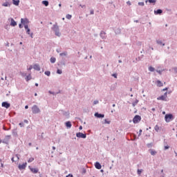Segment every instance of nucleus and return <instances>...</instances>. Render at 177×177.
I'll use <instances>...</instances> for the list:
<instances>
[{"label":"nucleus","mask_w":177,"mask_h":177,"mask_svg":"<svg viewBox=\"0 0 177 177\" xmlns=\"http://www.w3.org/2000/svg\"><path fill=\"white\" fill-rule=\"evenodd\" d=\"M52 30L55 32V34L57 37H60V35H62L59 30V26L57 24L53 25Z\"/></svg>","instance_id":"1"},{"label":"nucleus","mask_w":177,"mask_h":177,"mask_svg":"<svg viewBox=\"0 0 177 177\" xmlns=\"http://www.w3.org/2000/svg\"><path fill=\"white\" fill-rule=\"evenodd\" d=\"M79 129H82V126H80V127H79Z\"/></svg>","instance_id":"61"},{"label":"nucleus","mask_w":177,"mask_h":177,"mask_svg":"<svg viewBox=\"0 0 177 177\" xmlns=\"http://www.w3.org/2000/svg\"><path fill=\"white\" fill-rule=\"evenodd\" d=\"M76 136H77V138H82V139L86 138V134H84L81 132L77 133Z\"/></svg>","instance_id":"8"},{"label":"nucleus","mask_w":177,"mask_h":177,"mask_svg":"<svg viewBox=\"0 0 177 177\" xmlns=\"http://www.w3.org/2000/svg\"><path fill=\"white\" fill-rule=\"evenodd\" d=\"M167 92L165 93V94L160 97H158V100H167Z\"/></svg>","instance_id":"10"},{"label":"nucleus","mask_w":177,"mask_h":177,"mask_svg":"<svg viewBox=\"0 0 177 177\" xmlns=\"http://www.w3.org/2000/svg\"><path fill=\"white\" fill-rule=\"evenodd\" d=\"M90 14L91 15H95V11L93 10H91Z\"/></svg>","instance_id":"41"},{"label":"nucleus","mask_w":177,"mask_h":177,"mask_svg":"<svg viewBox=\"0 0 177 177\" xmlns=\"http://www.w3.org/2000/svg\"><path fill=\"white\" fill-rule=\"evenodd\" d=\"M111 122V121H110V120H109L107 119H105L104 124H110Z\"/></svg>","instance_id":"34"},{"label":"nucleus","mask_w":177,"mask_h":177,"mask_svg":"<svg viewBox=\"0 0 177 177\" xmlns=\"http://www.w3.org/2000/svg\"><path fill=\"white\" fill-rule=\"evenodd\" d=\"M160 177H165L164 175L160 176Z\"/></svg>","instance_id":"64"},{"label":"nucleus","mask_w":177,"mask_h":177,"mask_svg":"<svg viewBox=\"0 0 177 177\" xmlns=\"http://www.w3.org/2000/svg\"><path fill=\"white\" fill-rule=\"evenodd\" d=\"M67 55H68V53L67 51H64V53H61L59 56H67Z\"/></svg>","instance_id":"22"},{"label":"nucleus","mask_w":177,"mask_h":177,"mask_svg":"<svg viewBox=\"0 0 177 177\" xmlns=\"http://www.w3.org/2000/svg\"><path fill=\"white\" fill-rule=\"evenodd\" d=\"M34 70H36L37 71H41V67L38 64L33 65Z\"/></svg>","instance_id":"14"},{"label":"nucleus","mask_w":177,"mask_h":177,"mask_svg":"<svg viewBox=\"0 0 177 177\" xmlns=\"http://www.w3.org/2000/svg\"><path fill=\"white\" fill-rule=\"evenodd\" d=\"M25 30H26V34H28V35H30L31 38H33L32 36L34 35V34L33 33H30V30L28 28V25L25 26Z\"/></svg>","instance_id":"7"},{"label":"nucleus","mask_w":177,"mask_h":177,"mask_svg":"<svg viewBox=\"0 0 177 177\" xmlns=\"http://www.w3.org/2000/svg\"><path fill=\"white\" fill-rule=\"evenodd\" d=\"M62 70L57 69V74H62Z\"/></svg>","instance_id":"39"},{"label":"nucleus","mask_w":177,"mask_h":177,"mask_svg":"<svg viewBox=\"0 0 177 177\" xmlns=\"http://www.w3.org/2000/svg\"><path fill=\"white\" fill-rule=\"evenodd\" d=\"M140 120H142V118L140 115H136L133 119V122L134 124H138V122H139Z\"/></svg>","instance_id":"4"},{"label":"nucleus","mask_w":177,"mask_h":177,"mask_svg":"<svg viewBox=\"0 0 177 177\" xmlns=\"http://www.w3.org/2000/svg\"><path fill=\"white\" fill-rule=\"evenodd\" d=\"M95 168H97V169H102V165H100V163H99V162H96L95 163Z\"/></svg>","instance_id":"15"},{"label":"nucleus","mask_w":177,"mask_h":177,"mask_svg":"<svg viewBox=\"0 0 177 177\" xmlns=\"http://www.w3.org/2000/svg\"><path fill=\"white\" fill-rule=\"evenodd\" d=\"M50 63H55L56 62V58L55 57H51L50 59Z\"/></svg>","instance_id":"28"},{"label":"nucleus","mask_w":177,"mask_h":177,"mask_svg":"<svg viewBox=\"0 0 177 177\" xmlns=\"http://www.w3.org/2000/svg\"><path fill=\"white\" fill-rule=\"evenodd\" d=\"M138 103H139V100H136L135 102H133L132 103L133 106L135 107V106H136V104H138Z\"/></svg>","instance_id":"29"},{"label":"nucleus","mask_w":177,"mask_h":177,"mask_svg":"<svg viewBox=\"0 0 177 177\" xmlns=\"http://www.w3.org/2000/svg\"><path fill=\"white\" fill-rule=\"evenodd\" d=\"M95 117H97V118H104V114H100L99 113H95Z\"/></svg>","instance_id":"13"},{"label":"nucleus","mask_w":177,"mask_h":177,"mask_svg":"<svg viewBox=\"0 0 177 177\" xmlns=\"http://www.w3.org/2000/svg\"><path fill=\"white\" fill-rule=\"evenodd\" d=\"M168 149H169V147H168V146L165 147V150H168Z\"/></svg>","instance_id":"47"},{"label":"nucleus","mask_w":177,"mask_h":177,"mask_svg":"<svg viewBox=\"0 0 177 177\" xmlns=\"http://www.w3.org/2000/svg\"><path fill=\"white\" fill-rule=\"evenodd\" d=\"M19 28H23V25H21V24H20L19 25Z\"/></svg>","instance_id":"49"},{"label":"nucleus","mask_w":177,"mask_h":177,"mask_svg":"<svg viewBox=\"0 0 177 177\" xmlns=\"http://www.w3.org/2000/svg\"><path fill=\"white\" fill-rule=\"evenodd\" d=\"M12 3L15 6H19V5L20 3V0H12Z\"/></svg>","instance_id":"17"},{"label":"nucleus","mask_w":177,"mask_h":177,"mask_svg":"<svg viewBox=\"0 0 177 177\" xmlns=\"http://www.w3.org/2000/svg\"><path fill=\"white\" fill-rule=\"evenodd\" d=\"M20 160V158L19 157V154H15L12 158L11 160L12 162H17Z\"/></svg>","instance_id":"6"},{"label":"nucleus","mask_w":177,"mask_h":177,"mask_svg":"<svg viewBox=\"0 0 177 177\" xmlns=\"http://www.w3.org/2000/svg\"><path fill=\"white\" fill-rule=\"evenodd\" d=\"M142 172H143V169H138L137 171L138 175H141Z\"/></svg>","instance_id":"32"},{"label":"nucleus","mask_w":177,"mask_h":177,"mask_svg":"<svg viewBox=\"0 0 177 177\" xmlns=\"http://www.w3.org/2000/svg\"><path fill=\"white\" fill-rule=\"evenodd\" d=\"M113 77H114V78H117V74L116 73H113L112 75Z\"/></svg>","instance_id":"44"},{"label":"nucleus","mask_w":177,"mask_h":177,"mask_svg":"<svg viewBox=\"0 0 177 177\" xmlns=\"http://www.w3.org/2000/svg\"><path fill=\"white\" fill-rule=\"evenodd\" d=\"M66 17L68 19V20H71V17H73V16H71V15H66Z\"/></svg>","instance_id":"33"},{"label":"nucleus","mask_w":177,"mask_h":177,"mask_svg":"<svg viewBox=\"0 0 177 177\" xmlns=\"http://www.w3.org/2000/svg\"><path fill=\"white\" fill-rule=\"evenodd\" d=\"M10 26H12V27H15V26H17V23L15 21V19H13V18H11Z\"/></svg>","instance_id":"16"},{"label":"nucleus","mask_w":177,"mask_h":177,"mask_svg":"<svg viewBox=\"0 0 177 177\" xmlns=\"http://www.w3.org/2000/svg\"><path fill=\"white\" fill-rule=\"evenodd\" d=\"M165 120L166 122H170L171 120H172V114L165 115Z\"/></svg>","instance_id":"5"},{"label":"nucleus","mask_w":177,"mask_h":177,"mask_svg":"<svg viewBox=\"0 0 177 177\" xmlns=\"http://www.w3.org/2000/svg\"><path fill=\"white\" fill-rule=\"evenodd\" d=\"M156 44H158V45H162V46H165V44L162 43V41L161 40H156Z\"/></svg>","instance_id":"21"},{"label":"nucleus","mask_w":177,"mask_h":177,"mask_svg":"<svg viewBox=\"0 0 177 177\" xmlns=\"http://www.w3.org/2000/svg\"><path fill=\"white\" fill-rule=\"evenodd\" d=\"M6 139H10V136H6Z\"/></svg>","instance_id":"48"},{"label":"nucleus","mask_w":177,"mask_h":177,"mask_svg":"<svg viewBox=\"0 0 177 177\" xmlns=\"http://www.w3.org/2000/svg\"><path fill=\"white\" fill-rule=\"evenodd\" d=\"M99 104V101L98 100H95L93 102V104Z\"/></svg>","instance_id":"42"},{"label":"nucleus","mask_w":177,"mask_h":177,"mask_svg":"<svg viewBox=\"0 0 177 177\" xmlns=\"http://www.w3.org/2000/svg\"><path fill=\"white\" fill-rule=\"evenodd\" d=\"M28 71H31L32 70V66H30L28 68Z\"/></svg>","instance_id":"46"},{"label":"nucleus","mask_w":177,"mask_h":177,"mask_svg":"<svg viewBox=\"0 0 177 177\" xmlns=\"http://www.w3.org/2000/svg\"><path fill=\"white\" fill-rule=\"evenodd\" d=\"M174 70L175 73H177V68H174Z\"/></svg>","instance_id":"53"},{"label":"nucleus","mask_w":177,"mask_h":177,"mask_svg":"<svg viewBox=\"0 0 177 177\" xmlns=\"http://www.w3.org/2000/svg\"><path fill=\"white\" fill-rule=\"evenodd\" d=\"M138 5H139L140 6H145V3H144V2H139V3H138Z\"/></svg>","instance_id":"37"},{"label":"nucleus","mask_w":177,"mask_h":177,"mask_svg":"<svg viewBox=\"0 0 177 177\" xmlns=\"http://www.w3.org/2000/svg\"><path fill=\"white\" fill-rule=\"evenodd\" d=\"M2 107H5L6 109H9V107H10V104L6 102H3L1 104Z\"/></svg>","instance_id":"11"},{"label":"nucleus","mask_w":177,"mask_h":177,"mask_svg":"<svg viewBox=\"0 0 177 177\" xmlns=\"http://www.w3.org/2000/svg\"><path fill=\"white\" fill-rule=\"evenodd\" d=\"M127 5L131 6V2L130 1H127Z\"/></svg>","instance_id":"54"},{"label":"nucleus","mask_w":177,"mask_h":177,"mask_svg":"<svg viewBox=\"0 0 177 177\" xmlns=\"http://www.w3.org/2000/svg\"><path fill=\"white\" fill-rule=\"evenodd\" d=\"M149 71H151V72H153V71H154V70H156L153 66H149Z\"/></svg>","instance_id":"35"},{"label":"nucleus","mask_w":177,"mask_h":177,"mask_svg":"<svg viewBox=\"0 0 177 177\" xmlns=\"http://www.w3.org/2000/svg\"><path fill=\"white\" fill-rule=\"evenodd\" d=\"M80 6H81V8H85V6H82V5H80Z\"/></svg>","instance_id":"55"},{"label":"nucleus","mask_w":177,"mask_h":177,"mask_svg":"<svg viewBox=\"0 0 177 177\" xmlns=\"http://www.w3.org/2000/svg\"><path fill=\"white\" fill-rule=\"evenodd\" d=\"M49 92V93H50V95H53V93L52 92V91H48Z\"/></svg>","instance_id":"59"},{"label":"nucleus","mask_w":177,"mask_h":177,"mask_svg":"<svg viewBox=\"0 0 177 177\" xmlns=\"http://www.w3.org/2000/svg\"><path fill=\"white\" fill-rule=\"evenodd\" d=\"M34 161V158H30L28 160V162H32Z\"/></svg>","instance_id":"36"},{"label":"nucleus","mask_w":177,"mask_h":177,"mask_svg":"<svg viewBox=\"0 0 177 177\" xmlns=\"http://www.w3.org/2000/svg\"><path fill=\"white\" fill-rule=\"evenodd\" d=\"M24 122H25L26 124H28V120H24Z\"/></svg>","instance_id":"52"},{"label":"nucleus","mask_w":177,"mask_h":177,"mask_svg":"<svg viewBox=\"0 0 177 177\" xmlns=\"http://www.w3.org/2000/svg\"><path fill=\"white\" fill-rule=\"evenodd\" d=\"M32 111L33 113V114H38V113L41 112V110L39 109V108L38 107V106L37 105H34L32 107Z\"/></svg>","instance_id":"2"},{"label":"nucleus","mask_w":177,"mask_h":177,"mask_svg":"<svg viewBox=\"0 0 177 177\" xmlns=\"http://www.w3.org/2000/svg\"><path fill=\"white\" fill-rule=\"evenodd\" d=\"M100 35L102 39H106V32L102 31Z\"/></svg>","instance_id":"18"},{"label":"nucleus","mask_w":177,"mask_h":177,"mask_svg":"<svg viewBox=\"0 0 177 177\" xmlns=\"http://www.w3.org/2000/svg\"><path fill=\"white\" fill-rule=\"evenodd\" d=\"M2 6H5V7L10 6V3L9 2H5L2 4Z\"/></svg>","instance_id":"25"},{"label":"nucleus","mask_w":177,"mask_h":177,"mask_svg":"<svg viewBox=\"0 0 177 177\" xmlns=\"http://www.w3.org/2000/svg\"><path fill=\"white\" fill-rule=\"evenodd\" d=\"M163 91H168V88H164Z\"/></svg>","instance_id":"58"},{"label":"nucleus","mask_w":177,"mask_h":177,"mask_svg":"<svg viewBox=\"0 0 177 177\" xmlns=\"http://www.w3.org/2000/svg\"><path fill=\"white\" fill-rule=\"evenodd\" d=\"M25 109H28V105L25 106Z\"/></svg>","instance_id":"60"},{"label":"nucleus","mask_w":177,"mask_h":177,"mask_svg":"<svg viewBox=\"0 0 177 177\" xmlns=\"http://www.w3.org/2000/svg\"><path fill=\"white\" fill-rule=\"evenodd\" d=\"M44 74H45L46 75H47L48 77H50V71H46V72L44 73Z\"/></svg>","instance_id":"31"},{"label":"nucleus","mask_w":177,"mask_h":177,"mask_svg":"<svg viewBox=\"0 0 177 177\" xmlns=\"http://www.w3.org/2000/svg\"><path fill=\"white\" fill-rule=\"evenodd\" d=\"M149 3H156V0H149Z\"/></svg>","instance_id":"38"},{"label":"nucleus","mask_w":177,"mask_h":177,"mask_svg":"<svg viewBox=\"0 0 177 177\" xmlns=\"http://www.w3.org/2000/svg\"><path fill=\"white\" fill-rule=\"evenodd\" d=\"M21 75H22V77H26V76L27 75V74H26V73H21Z\"/></svg>","instance_id":"45"},{"label":"nucleus","mask_w":177,"mask_h":177,"mask_svg":"<svg viewBox=\"0 0 177 177\" xmlns=\"http://www.w3.org/2000/svg\"><path fill=\"white\" fill-rule=\"evenodd\" d=\"M66 177H73V174H68Z\"/></svg>","instance_id":"51"},{"label":"nucleus","mask_w":177,"mask_h":177,"mask_svg":"<svg viewBox=\"0 0 177 177\" xmlns=\"http://www.w3.org/2000/svg\"><path fill=\"white\" fill-rule=\"evenodd\" d=\"M19 126L21 127V128H23V127H24V123H19Z\"/></svg>","instance_id":"43"},{"label":"nucleus","mask_w":177,"mask_h":177,"mask_svg":"<svg viewBox=\"0 0 177 177\" xmlns=\"http://www.w3.org/2000/svg\"><path fill=\"white\" fill-rule=\"evenodd\" d=\"M65 125L66 127H68L69 129L71 128V127H73V124H71V122H70V121L66 122L65 123Z\"/></svg>","instance_id":"19"},{"label":"nucleus","mask_w":177,"mask_h":177,"mask_svg":"<svg viewBox=\"0 0 177 177\" xmlns=\"http://www.w3.org/2000/svg\"><path fill=\"white\" fill-rule=\"evenodd\" d=\"M29 169H30L31 172H32V174H38L39 169L38 168H32L31 167H29Z\"/></svg>","instance_id":"12"},{"label":"nucleus","mask_w":177,"mask_h":177,"mask_svg":"<svg viewBox=\"0 0 177 177\" xmlns=\"http://www.w3.org/2000/svg\"><path fill=\"white\" fill-rule=\"evenodd\" d=\"M31 78H32L31 77V73H30L28 76H26V80L27 82H28L31 80Z\"/></svg>","instance_id":"27"},{"label":"nucleus","mask_w":177,"mask_h":177,"mask_svg":"<svg viewBox=\"0 0 177 177\" xmlns=\"http://www.w3.org/2000/svg\"><path fill=\"white\" fill-rule=\"evenodd\" d=\"M154 129L156 132H158V131H160V127H158V125H156Z\"/></svg>","instance_id":"30"},{"label":"nucleus","mask_w":177,"mask_h":177,"mask_svg":"<svg viewBox=\"0 0 177 177\" xmlns=\"http://www.w3.org/2000/svg\"><path fill=\"white\" fill-rule=\"evenodd\" d=\"M140 135H142V129L140 130V133H139L138 136H140Z\"/></svg>","instance_id":"50"},{"label":"nucleus","mask_w":177,"mask_h":177,"mask_svg":"<svg viewBox=\"0 0 177 177\" xmlns=\"http://www.w3.org/2000/svg\"><path fill=\"white\" fill-rule=\"evenodd\" d=\"M35 86H38V83H35Z\"/></svg>","instance_id":"62"},{"label":"nucleus","mask_w":177,"mask_h":177,"mask_svg":"<svg viewBox=\"0 0 177 177\" xmlns=\"http://www.w3.org/2000/svg\"><path fill=\"white\" fill-rule=\"evenodd\" d=\"M21 23L24 26V28H26V26H28V23H30V21L27 18H21Z\"/></svg>","instance_id":"3"},{"label":"nucleus","mask_w":177,"mask_h":177,"mask_svg":"<svg viewBox=\"0 0 177 177\" xmlns=\"http://www.w3.org/2000/svg\"><path fill=\"white\" fill-rule=\"evenodd\" d=\"M162 13V10L158 9L157 10H154L155 15H161Z\"/></svg>","instance_id":"20"},{"label":"nucleus","mask_w":177,"mask_h":177,"mask_svg":"<svg viewBox=\"0 0 177 177\" xmlns=\"http://www.w3.org/2000/svg\"><path fill=\"white\" fill-rule=\"evenodd\" d=\"M18 168L20 169V171L22 169H26V168H27V162L23 163L22 165H19Z\"/></svg>","instance_id":"9"},{"label":"nucleus","mask_w":177,"mask_h":177,"mask_svg":"<svg viewBox=\"0 0 177 177\" xmlns=\"http://www.w3.org/2000/svg\"><path fill=\"white\" fill-rule=\"evenodd\" d=\"M42 4L46 6H49V1H43Z\"/></svg>","instance_id":"23"},{"label":"nucleus","mask_w":177,"mask_h":177,"mask_svg":"<svg viewBox=\"0 0 177 177\" xmlns=\"http://www.w3.org/2000/svg\"><path fill=\"white\" fill-rule=\"evenodd\" d=\"M157 73H158L159 74H161V71H157Z\"/></svg>","instance_id":"56"},{"label":"nucleus","mask_w":177,"mask_h":177,"mask_svg":"<svg viewBox=\"0 0 177 177\" xmlns=\"http://www.w3.org/2000/svg\"><path fill=\"white\" fill-rule=\"evenodd\" d=\"M118 62H119V63H122V61L119 60Z\"/></svg>","instance_id":"63"},{"label":"nucleus","mask_w":177,"mask_h":177,"mask_svg":"<svg viewBox=\"0 0 177 177\" xmlns=\"http://www.w3.org/2000/svg\"><path fill=\"white\" fill-rule=\"evenodd\" d=\"M156 83H157V86H162V82H161V81H160V80H158L157 82H156Z\"/></svg>","instance_id":"26"},{"label":"nucleus","mask_w":177,"mask_h":177,"mask_svg":"<svg viewBox=\"0 0 177 177\" xmlns=\"http://www.w3.org/2000/svg\"><path fill=\"white\" fill-rule=\"evenodd\" d=\"M53 150H56V147H53Z\"/></svg>","instance_id":"57"},{"label":"nucleus","mask_w":177,"mask_h":177,"mask_svg":"<svg viewBox=\"0 0 177 177\" xmlns=\"http://www.w3.org/2000/svg\"><path fill=\"white\" fill-rule=\"evenodd\" d=\"M12 135H17L16 130H12Z\"/></svg>","instance_id":"40"},{"label":"nucleus","mask_w":177,"mask_h":177,"mask_svg":"<svg viewBox=\"0 0 177 177\" xmlns=\"http://www.w3.org/2000/svg\"><path fill=\"white\" fill-rule=\"evenodd\" d=\"M150 153H151V156H156V154H157V151H156L153 149L150 150Z\"/></svg>","instance_id":"24"}]
</instances>
